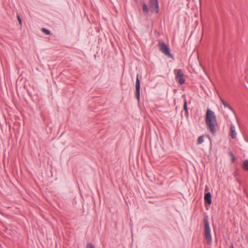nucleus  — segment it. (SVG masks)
Segmentation results:
<instances>
[{
  "label": "nucleus",
  "instance_id": "nucleus-13",
  "mask_svg": "<svg viewBox=\"0 0 248 248\" xmlns=\"http://www.w3.org/2000/svg\"><path fill=\"white\" fill-rule=\"evenodd\" d=\"M183 97L184 98V108L186 112L187 113V107L186 100L185 99V96L184 95H183Z\"/></svg>",
  "mask_w": 248,
  "mask_h": 248
},
{
  "label": "nucleus",
  "instance_id": "nucleus-17",
  "mask_svg": "<svg viewBox=\"0 0 248 248\" xmlns=\"http://www.w3.org/2000/svg\"><path fill=\"white\" fill-rule=\"evenodd\" d=\"M230 154L231 156L232 157V162H233L235 160V156L232 152H230Z\"/></svg>",
  "mask_w": 248,
  "mask_h": 248
},
{
  "label": "nucleus",
  "instance_id": "nucleus-16",
  "mask_svg": "<svg viewBox=\"0 0 248 248\" xmlns=\"http://www.w3.org/2000/svg\"><path fill=\"white\" fill-rule=\"evenodd\" d=\"M42 31L44 33H45V34H46L47 35L50 34V31L48 30H46V29H44V28L42 29Z\"/></svg>",
  "mask_w": 248,
  "mask_h": 248
},
{
  "label": "nucleus",
  "instance_id": "nucleus-4",
  "mask_svg": "<svg viewBox=\"0 0 248 248\" xmlns=\"http://www.w3.org/2000/svg\"><path fill=\"white\" fill-rule=\"evenodd\" d=\"M160 49L161 51L164 53L166 55L170 57L171 56L169 52V48L164 43H161L160 45Z\"/></svg>",
  "mask_w": 248,
  "mask_h": 248
},
{
  "label": "nucleus",
  "instance_id": "nucleus-2",
  "mask_svg": "<svg viewBox=\"0 0 248 248\" xmlns=\"http://www.w3.org/2000/svg\"><path fill=\"white\" fill-rule=\"evenodd\" d=\"M150 10L152 12L157 13L158 11V4L157 0H151L150 2Z\"/></svg>",
  "mask_w": 248,
  "mask_h": 248
},
{
  "label": "nucleus",
  "instance_id": "nucleus-19",
  "mask_svg": "<svg viewBox=\"0 0 248 248\" xmlns=\"http://www.w3.org/2000/svg\"><path fill=\"white\" fill-rule=\"evenodd\" d=\"M234 248V247L233 246V245L232 244L231 246V248Z\"/></svg>",
  "mask_w": 248,
  "mask_h": 248
},
{
  "label": "nucleus",
  "instance_id": "nucleus-5",
  "mask_svg": "<svg viewBox=\"0 0 248 248\" xmlns=\"http://www.w3.org/2000/svg\"><path fill=\"white\" fill-rule=\"evenodd\" d=\"M136 95L138 100H139L140 98V82L138 76L136 82Z\"/></svg>",
  "mask_w": 248,
  "mask_h": 248
},
{
  "label": "nucleus",
  "instance_id": "nucleus-12",
  "mask_svg": "<svg viewBox=\"0 0 248 248\" xmlns=\"http://www.w3.org/2000/svg\"><path fill=\"white\" fill-rule=\"evenodd\" d=\"M221 101L222 103V104L223 105V106L226 107V108H229L230 109L232 110V108L227 103H226V102H225L223 99H221Z\"/></svg>",
  "mask_w": 248,
  "mask_h": 248
},
{
  "label": "nucleus",
  "instance_id": "nucleus-10",
  "mask_svg": "<svg viewBox=\"0 0 248 248\" xmlns=\"http://www.w3.org/2000/svg\"><path fill=\"white\" fill-rule=\"evenodd\" d=\"M142 9H143V11L144 14L147 15V14L148 13L149 10L147 8V6L145 3L142 4Z\"/></svg>",
  "mask_w": 248,
  "mask_h": 248
},
{
  "label": "nucleus",
  "instance_id": "nucleus-14",
  "mask_svg": "<svg viewBox=\"0 0 248 248\" xmlns=\"http://www.w3.org/2000/svg\"><path fill=\"white\" fill-rule=\"evenodd\" d=\"M210 228L207 222L205 223V232H209Z\"/></svg>",
  "mask_w": 248,
  "mask_h": 248
},
{
  "label": "nucleus",
  "instance_id": "nucleus-9",
  "mask_svg": "<svg viewBox=\"0 0 248 248\" xmlns=\"http://www.w3.org/2000/svg\"><path fill=\"white\" fill-rule=\"evenodd\" d=\"M243 168L246 171H248V160H246L243 162Z\"/></svg>",
  "mask_w": 248,
  "mask_h": 248
},
{
  "label": "nucleus",
  "instance_id": "nucleus-15",
  "mask_svg": "<svg viewBox=\"0 0 248 248\" xmlns=\"http://www.w3.org/2000/svg\"><path fill=\"white\" fill-rule=\"evenodd\" d=\"M86 248H95L92 243H89L87 244Z\"/></svg>",
  "mask_w": 248,
  "mask_h": 248
},
{
  "label": "nucleus",
  "instance_id": "nucleus-8",
  "mask_svg": "<svg viewBox=\"0 0 248 248\" xmlns=\"http://www.w3.org/2000/svg\"><path fill=\"white\" fill-rule=\"evenodd\" d=\"M205 239L206 243L207 244L211 245L212 242V239L211 233H205Z\"/></svg>",
  "mask_w": 248,
  "mask_h": 248
},
{
  "label": "nucleus",
  "instance_id": "nucleus-11",
  "mask_svg": "<svg viewBox=\"0 0 248 248\" xmlns=\"http://www.w3.org/2000/svg\"><path fill=\"white\" fill-rule=\"evenodd\" d=\"M204 141V137L203 136H201L199 137L198 139L197 144L199 145L202 143Z\"/></svg>",
  "mask_w": 248,
  "mask_h": 248
},
{
  "label": "nucleus",
  "instance_id": "nucleus-18",
  "mask_svg": "<svg viewBox=\"0 0 248 248\" xmlns=\"http://www.w3.org/2000/svg\"><path fill=\"white\" fill-rule=\"evenodd\" d=\"M17 19H18V21L19 22V24L21 25L22 24V21H21V18H20V17L19 16H17Z\"/></svg>",
  "mask_w": 248,
  "mask_h": 248
},
{
  "label": "nucleus",
  "instance_id": "nucleus-3",
  "mask_svg": "<svg viewBox=\"0 0 248 248\" xmlns=\"http://www.w3.org/2000/svg\"><path fill=\"white\" fill-rule=\"evenodd\" d=\"M176 78L178 79L179 83L181 84L185 82V79L183 78V74L180 69L176 70Z\"/></svg>",
  "mask_w": 248,
  "mask_h": 248
},
{
  "label": "nucleus",
  "instance_id": "nucleus-1",
  "mask_svg": "<svg viewBox=\"0 0 248 248\" xmlns=\"http://www.w3.org/2000/svg\"><path fill=\"white\" fill-rule=\"evenodd\" d=\"M205 122L211 132L215 134L217 131V122L215 113L210 109L207 110Z\"/></svg>",
  "mask_w": 248,
  "mask_h": 248
},
{
  "label": "nucleus",
  "instance_id": "nucleus-7",
  "mask_svg": "<svg viewBox=\"0 0 248 248\" xmlns=\"http://www.w3.org/2000/svg\"><path fill=\"white\" fill-rule=\"evenodd\" d=\"M204 200L208 204L210 205L211 204V194L210 193L208 192L205 194Z\"/></svg>",
  "mask_w": 248,
  "mask_h": 248
},
{
  "label": "nucleus",
  "instance_id": "nucleus-6",
  "mask_svg": "<svg viewBox=\"0 0 248 248\" xmlns=\"http://www.w3.org/2000/svg\"><path fill=\"white\" fill-rule=\"evenodd\" d=\"M236 135L235 126L234 124H232L230 128V136L232 139H235L236 137Z\"/></svg>",
  "mask_w": 248,
  "mask_h": 248
}]
</instances>
